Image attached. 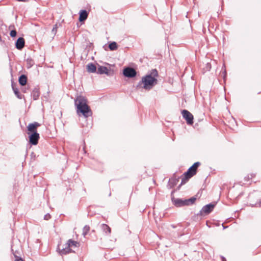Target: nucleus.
Wrapping results in <instances>:
<instances>
[{
  "mask_svg": "<svg viewBox=\"0 0 261 261\" xmlns=\"http://www.w3.org/2000/svg\"><path fill=\"white\" fill-rule=\"evenodd\" d=\"M215 206V204L210 203L203 206L197 215L202 216L210 214L214 209Z\"/></svg>",
  "mask_w": 261,
  "mask_h": 261,
  "instance_id": "nucleus-5",
  "label": "nucleus"
},
{
  "mask_svg": "<svg viewBox=\"0 0 261 261\" xmlns=\"http://www.w3.org/2000/svg\"><path fill=\"white\" fill-rule=\"evenodd\" d=\"M14 256L15 258V261H24L21 257H19L16 255Z\"/></svg>",
  "mask_w": 261,
  "mask_h": 261,
  "instance_id": "nucleus-27",
  "label": "nucleus"
},
{
  "mask_svg": "<svg viewBox=\"0 0 261 261\" xmlns=\"http://www.w3.org/2000/svg\"><path fill=\"white\" fill-rule=\"evenodd\" d=\"M12 88L16 97L19 99H22V95L20 93L18 89L15 86L13 83H12Z\"/></svg>",
  "mask_w": 261,
  "mask_h": 261,
  "instance_id": "nucleus-17",
  "label": "nucleus"
},
{
  "mask_svg": "<svg viewBox=\"0 0 261 261\" xmlns=\"http://www.w3.org/2000/svg\"><path fill=\"white\" fill-rule=\"evenodd\" d=\"M171 227H172V228H175V226L174 225H173V224H172V225H171Z\"/></svg>",
  "mask_w": 261,
  "mask_h": 261,
  "instance_id": "nucleus-30",
  "label": "nucleus"
},
{
  "mask_svg": "<svg viewBox=\"0 0 261 261\" xmlns=\"http://www.w3.org/2000/svg\"><path fill=\"white\" fill-rule=\"evenodd\" d=\"M17 1L18 2H28L29 0H17Z\"/></svg>",
  "mask_w": 261,
  "mask_h": 261,
  "instance_id": "nucleus-28",
  "label": "nucleus"
},
{
  "mask_svg": "<svg viewBox=\"0 0 261 261\" xmlns=\"http://www.w3.org/2000/svg\"><path fill=\"white\" fill-rule=\"evenodd\" d=\"M67 244L69 245L70 247L72 246L77 247L79 243L76 241H73L71 239L67 242Z\"/></svg>",
  "mask_w": 261,
  "mask_h": 261,
  "instance_id": "nucleus-19",
  "label": "nucleus"
},
{
  "mask_svg": "<svg viewBox=\"0 0 261 261\" xmlns=\"http://www.w3.org/2000/svg\"><path fill=\"white\" fill-rule=\"evenodd\" d=\"M200 163L198 162H195L191 167H190L187 172L184 174V177L182 178L181 185L185 184L189 178L196 174L197 169Z\"/></svg>",
  "mask_w": 261,
  "mask_h": 261,
  "instance_id": "nucleus-4",
  "label": "nucleus"
},
{
  "mask_svg": "<svg viewBox=\"0 0 261 261\" xmlns=\"http://www.w3.org/2000/svg\"><path fill=\"white\" fill-rule=\"evenodd\" d=\"M77 113H81L85 118L91 116L92 111L87 104V99L83 96H78L74 100Z\"/></svg>",
  "mask_w": 261,
  "mask_h": 261,
  "instance_id": "nucleus-2",
  "label": "nucleus"
},
{
  "mask_svg": "<svg viewBox=\"0 0 261 261\" xmlns=\"http://www.w3.org/2000/svg\"><path fill=\"white\" fill-rule=\"evenodd\" d=\"M51 218V216L49 214L47 213L44 216V219L45 220H48Z\"/></svg>",
  "mask_w": 261,
  "mask_h": 261,
  "instance_id": "nucleus-26",
  "label": "nucleus"
},
{
  "mask_svg": "<svg viewBox=\"0 0 261 261\" xmlns=\"http://www.w3.org/2000/svg\"><path fill=\"white\" fill-rule=\"evenodd\" d=\"M182 117L186 119L187 123L189 125H192L193 123V116L187 110H184L181 112Z\"/></svg>",
  "mask_w": 261,
  "mask_h": 261,
  "instance_id": "nucleus-7",
  "label": "nucleus"
},
{
  "mask_svg": "<svg viewBox=\"0 0 261 261\" xmlns=\"http://www.w3.org/2000/svg\"><path fill=\"white\" fill-rule=\"evenodd\" d=\"M224 76H225L226 75V74L225 70L224 71Z\"/></svg>",
  "mask_w": 261,
  "mask_h": 261,
  "instance_id": "nucleus-32",
  "label": "nucleus"
},
{
  "mask_svg": "<svg viewBox=\"0 0 261 261\" xmlns=\"http://www.w3.org/2000/svg\"><path fill=\"white\" fill-rule=\"evenodd\" d=\"M90 230V227L88 225L84 226L83 229V235L85 237Z\"/></svg>",
  "mask_w": 261,
  "mask_h": 261,
  "instance_id": "nucleus-21",
  "label": "nucleus"
},
{
  "mask_svg": "<svg viewBox=\"0 0 261 261\" xmlns=\"http://www.w3.org/2000/svg\"><path fill=\"white\" fill-rule=\"evenodd\" d=\"M19 83L21 86H24L27 82V77L24 74H22L19 77Z\"/></svg>",
  "mask_w": 261,
  "mask_h": 261,
  "instance_id": "nucleus-16",
  "label": "nucleus"
},
{
  "mask_svg": "<svg viewBox=\"0 0 261 261\" xmlns=\"http://www.w3.org/2000/svg\"><path fill=\"white\" fill-rule=\"evenodd\" d=\"M17 35V32L16 31V30H12L11 32H10V35L11 37H15Z\"/></svg>",
  "mask_w": 261,
  "mask_h": 261,
  "instance_id": "nucleus-23",
  "label": "nucleus"
},
{
  "mask_svg": "<svg viewBox=\"0 0 261 261\" xmlns=\"http://www.w3.org/2000/svg\"><path fill=\"white\" fill-rule=\"evenodd\" d=\"M25 41L23 38L19 37L15 43L16 48L19 50H21L24 46Z\"/></svg>",
  "mask_w": 261,
  "mask_h": 261,
  "instance_id": "nucleus-10",
  "label": "nucleus"
},
{
  "mask_svg": "<svg viewBox=\"0 0 261 261\" xmlns=\"http://www.w3.org/2000/svg\"><path fill=\"white\" fill-rule=\"evenodd\" d=\"M123 73L125 77L132 78L136 76L137 72L134 68L127 67L123 69Z\"/></svg>",
  "mask_w": 261,
  "mask_h": 261,
  "instance_id": "nucleus-8",
  "label": "nucleus"
},
{
  "mask_svg": "<svg viewBox=\"0 0 261 261\" xmlns=\"http://www.w3.org/2000/svg\"><path fill=\"white\" fill-rule=\"evenodd\" d=\"M71 252V249H70L69 245H68L67 243H66L65 245V247L64 248H63L60 251L59 253L61 255H65V254H67Z\"/></svg>",
  "mask_w": 261,
  "mask_h": 261,
  "instance_id": "nucleus-12",
  "label": "nucleus"
},
{
  "mask_svg": "<svg viewBox=\"0 0 261 261\" xmlns=\"http://www.w3.org/2000/svg\"><path fill=\"white\" fill-rule=\"evenodd\" d=\"M172 201L174 205L177 207H181L187 205L186 199L172 198Z\"/></svg>",
  "mask_w": 261,
  "mask_h": 261,
  "instance_id": "nucleus-9",
  "label": "nucleus"
},
{
  "mask_svg": "<svg viewBox=\"0 0 261 261\" xmlns=\"http://www.w3.org/2000/svg\"><path fill=\"white\" fill-rule=\"evenodd\" d=\"M101 230L105 232L106 234H109L111 233V228L106 224H102L100 225Z\"/></svg>",
  "mask_w": 261,
  "mask_h": 261,
  "instance_id": "nucleus-14",
  "label": "nucleus"
},
{
  "mask_svg": "<svg viewBox=\"0 0 261 261\" xmlns=\"http://www.w3.org/2000/svg\"><path fill=\"white\" fill-rule=\"evenodd\" d=\"M205 68L207 71L210 70L211 69V64L210 63H207L205 65Z\"/></svg>",
  "mask_w": 261,
  "mask_h": 261,
  "instance_id": "nucleus-25",
  "label": "nucleus"
},
{
  "mask_svg": "<svg viewBox=\"0 0 261 261\" xmlns=\"http://www.w3.org/2000/svg\"><path fill=\"white\" fill-rule=\"evenodd\" d=\"M27 64L28 65H29V67H32L33 65V64H34V61L31 58H28L27 60Z\"/></svg>",
  "mask_w": 261,
  "mask_h": 261,
  "instance_id": "nucleus-22",
  "label": "nucleus"
},
{
  "mask_svg": "<svg viewBox=\"0 0 261 261\" xmlns=\"http://www.w3.org/2000/svg\"><path fill=\"white\" fill-rule=\"evenodd\" d=\"M88 16V13L86 10H81L79 12V21L81 22L84 21L87 19Z\"/></svg>",
  "mask_w": 261,
  "mask_h": 261,
  "instance_id": "nucleus-11",
  "label": "nucleus"
},
{
  "mask_svg": "<svg viewBox=\"0 0 261 261\" xmlns=\"http://www.w3.org/2000/svg\"><path fill=\"white\" fill-rule=\"evenodd\" d=\"M258 204L259 206H261V200L259 201Z\"/></svg>",
  "mask_w": 261,
  "mask_h": 261,
  "instance_id": "nucleus-31",
  "label": "nucleus"
},
{
  "mask_svg": "<svg viewBox=\"0 0 261 261\" xmlns=\"http://www.w3.org/2000/svg\"><path fill=\"white\" fill-rule=\"evenodd\" d=\"M41 125L37 122H34L29 124L27 126L28 133L29 135V143L32 145H36L40 138L39 134L37 133V129Z\"/></svg>",
  "mask_w": 261,
  "mask_h": 261,
  "instance_id": "nucleus-3",
  "label": "nucleus"
},
{
  "mask_svg": "<svg viewBox=\"0 0 261 261\" xmlns=\"http://www.w3.org/2000/svg\"><path fill=\"white\" fill-rule=\"evenodd\" d=\"M96 73L100 74H106L108 76H111L113 74V72L110 68L107 67L98 65Z\"/></svg>",
  "mask_w": 261,
  "mask_h": 261,
  "instance_id": "nucleus-6",
  "label": "nucleus"
},
{
  "mask_svg": "<svg viewBox=\"0 0 261 261\" xmlns=\"http://www.w3.org/2000/svg\"><path fill=\"white\" fill-rule=\"evenodd\" d=\"M109 47L111 50H115L117 49V44L115 42H112L109 45Z\"/></svg>",
  "mask_w": 261,
  "mask_h": 261,
  "instance_id": "nucleus-18",
  "label": "nucleus"
},
{
  "mask_svg": "<svg viewBox=\"0 0 261 261\" xmlns=\"http://www.w3.org/2000/svg\"><path fill=\"white\" fill-rule=\"evenodd\" d=\"M159 76L158 72L156 69H152L150 73H148L142 77L137 88H143L146 90H150L154 86L157 84L156 77Z\"/></svg>",
  "mask_w": 261,
  "mask_h": 261,
  "instance_id": "nucleus-1",
  "label": "nucleus"
},
{
  "mask_svg": "<svg viewBox=\"0 0 261 261\" xmlns=\"http://www.w3.org/2000/svg\"><path fill=\"white\" fill-rule=\"evenodd\" d=\"M57 24H55L54 26V27H53V28L52 29L51 32H52V33L53 34H54L55 35L56 34V33H57Z\"/></svg>",
  "mask_w": 261,
  "mask_h": 261,
  "instance_id": "nucleus-24",
  "label": "nucleus"
},
{
  "mask_svg": "<svg viewBox=\"0 0 261 261\" xmlns=\"http://www.w3.org/2000/svg\"><path fill=\"white\" fill-rule=\"evenodd\" d=\"M31 95L33 97L34 100H37L40 96L39 90L38 88H35L33 90Z\"/></svg>",
  "mask_w": 261,
  "mask_h": 261,
  "instance_id": "nucleus-15",
  "label": "nucleus"
},
{
  "mask_svg": "<svg viewBox=\"0 0 261 261\" xmlns=\"http://www.w3.org/2000/svg\"><path fill=\"white\" fill-rule=\"evenodd\" d=\"M221 258H222V261H226V259L224 257L222 256Z\"/></svg>",
  "mask_w": 261,
  "mask_h": 261,
  "instance_id": "nucleus-29",
  "label": "nucleus"
},
{
  "mask_svg": "<svg viewBox=\"0 0 261 261\" xmlns=\"http://www.w3.org/2000/svg\"><path fill=\"white\" fill-rule=\"evenodd\" d=\"M87 69L89 73H95L97 71L96 66L92 63H89L87 65Z\"/></svg>",
  "mask_w": 261,
  "mask_h": 261,
  "instance_id": "nucleus-13",
  "label": "nucleus"
},
{
  "mask_svg": "<svg viewBox=\"0 0 261 261\" xmlns=\"http://www.w3.org/2000/svg\"><path fill=\"white\" fill-rule=\"evenodd\" d=\"M196 199V198L194 197H192L189 199H186L187 205H189L193 204L195 202Z\"/></svg>",
  "mask_w": 261,
  "mask_h": 261,
  "instance_id": "nucleus-20",
  "label": "nucleus"
},
{
  "mask_svg": "<svg viewBox=\"0 0 261 261\" xmlns=\"http://www.w3.org/2000/svg\"><path fill=\"white\" fill-rule=\"evenodd\" d=\"M171 181H172V180H171V179H170V180H169V182H171Z\"/></svg>",
  "mask_w": 261,
  "mask_h": 261,
  "instance_id": "nucleus-33",
  "label": "nucleus"
}]
</instances>
